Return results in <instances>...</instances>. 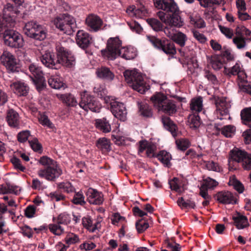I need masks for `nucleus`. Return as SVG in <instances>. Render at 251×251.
<instances>
[{"mask_svg":"<svg viewBox=\"0 0 251 251\" xmlns=\"http://www.w3.org/2000/svg\"><path fill=\"white\" fill-rule=\"evenodd\" d=\"M96 73L98 77L106 80H112L114 77L113 73L108 68L105 67L98 68Z\"/></svg>","mask_w":251,"mask_h":251,"instance_id":"nucleus-28","label":"nucleus"},{"mask_svg":"<svg viewBox=\"0 0 251 251\" xmlns=\"http://www.w3.org/2000/svg\"><path fill=\"white\" fill-rule=\"evenodd\" d=\"M42 64L49 68L56 69V65L58 63V58H56L54 53L46 51L40 57Z\"/></svg>","mask_w":251,"mask_h":251,"instance_id":"nucleus-20","label":"nucleus"},{"mask_svg":"<svg viewBox=\"0 0 251 251\" xmlns=\"http://www.w3.org/2000/svg\"><path fill=\"white\" fill-rule=\"evenodd\" d=\"M247 153L248 152L244 150L234 148L230 151V156L233 161L241 163Z\"/></svg>","mask_w":251,"mask_h":251,"instance_id":"nucleus-27","label":"nucleus"},{"mask_svg":"<svg viewBox=\"0 0 251 251\" xmlns=\"http://www.w3.org/2000/svg\"><path fill=\"white\" fill-rule=\"evenodd\" d=\"M38 118L39 122L43 126H47L50 129L55 128L54 124L50 120L48 116L44 113L39 112Z\"/></svg>","mask_w":251,"mask_h":251,"instance_id":"nucleus-42","label":"nucleus"},{"mask_svg":"<svg viewBox=\"0 0 251 251\" xmlns=\"http://www.w3.org/2000/svg\"><path fill=\"white\" fill-rule=\"evenodd\" d=\"M170 187L172 190H174L178 193L182 192V188L180 186V180L176 177H174L169 182Z\"/></svg>","mask_w":251,"mask_h":251,"instance_id":"nucleus-45","label":"nucleus"},{"mask_svg":"<svg viewBox=\"0 0 251 251\" xmlns=\"http://www.w3.org/2000/svg\"><path fill=\"white\" fill-rule=\"evenodd\" d=\"M58 63L67 67L71 68L75 63L74 55L63 48H60L58 50Z\"/></svg>","mask_w":251,"mask_h":251,"instance_id":"nucleus-14","label":"nucleus"},{"mask_svg":"<svg viewBox=\"0 0 251 251\" xmlns=\"http://www.w3.org/2000/svg\"><path fill=\"white\" fill-rule=\"evenodd\" d=\"M110 109L115 117L121 121L127 119V111L125 105L121 102L113 101L110 102Z\"/></svg>","mask_w":251,"mask_h":251,"instance_id":"nucleus-16","label":"nucleus"},{"mask_svg":"<svg viewBox=\"0 0 251 251\" xmlns=\"http://www.w3.org/2000/svg\"><path fill=\"white\" fill-rule=\"evenodd\" d=\"M236 128L232 125H227L222 128V134L227 138L232 137L235 133Z\"/></svg>","mask_w":251,"mask_h":251,"instance_id":"nucleus-44","label":"nucleus"},{"mask_svg":"<svg viewBox=\"0 0 251 251\" xmlns=\"http://www.w3.org/2000/svg\"><path fill=\"white\" fill-rule=\"evenodd\" d=\"M164 32L167 37L180 47H183L185 45L187 37L184 33L169 28H165Z\"/></svg>","mask_w":251,"mask_h":251,"instance_id":"nucleus-15","label":"nucleus"},{"mask_svg":"<svg viewBox=\"0 0 251 251\" xmlns=\"http://www.w3.org/2000/svg\"><path fill=\"white\" fill-rule=\"evenodd\" d=\"M79 105L84 110H90L94 112H100L101 108L100 103L97 101L94 97L86 92L81 94V100Z\"/></svg>","mask_w":251,"mask_h":251,"instance_id":"nucleus-9","label":"nucleus"},{"mask_svg":"<svg viewBox=\"0 0 251 251\" xmlns=\"http://www.w3.org/2000/svg\"><path fill=\"white\" fill-rule=\"evenodd\" d=\"M49 85L55 89H59L64 86L62 79L58 76H51L48 79Z\"/></svg>","mask_w":251,"mask_h":251,"instance_id":"nucleus-41","label":"nucleus"},{"mask_svg":"<svg viewBox=\"0 0 251 251\" xmlns=\"http://www.w3.org/2000/svg\"><path fill=\"white\" fill-rule=\"evenodd\" d=\"M30 135V132L29 130H23L18 134V140L21 143H24L28 140Z\"/></svg>","mask_w":251,"mask_h":251,"instance_id":"nucleus-63","label":"nucleus"},{"mask_svg":"<svg viewBox=\"0 0 251 251\" xmlns=\"http://www.w3.org/2000/svg\"><path fill=\"white\" fill-rule=\"evenodd\" d=\"M218 184L217 181L210 178L207 177L204 180L203 183L201 185L202 189H211L216 187Z\"/></svg>","mask_w":251,"mask_h":251,"instance_id":"nucleus-51","label":"nucleus"},{"mask_svg":"<svg viewBox=\"0 0 251 251\" xmlns=\"http://www.w3.org/2000/svg\"><path fill=\"white\" fill-rule=\"evenodd\" d=\"M122 41L119 37L109 38L107 41L106 48L101 50L102 56L108 60L115 59L122 53Z\"/></svg>","mask_w":251,"mask_h":251,"instance_id":"nucleus-4","label":"nucleus"},{"mask_svg":"<svg viewBox=\"0 0 251 251\" xmlns=\"http://www.w3.org/2000/svg\"><path fill=\"white\" fill-rule=\"evenodd\" d=\"M135 17L136 18H143L145 17L148 16V11L147 8L142 6L140 8H136L135 11Z\"/></svg>","mask_w":251,"mask_h":251,"instance_id":"nucleus-64","label":"nucleus"},{"mask_svg":"<svg viewBox=\"0 0 251 251\" xmlns=\"http://www.w3.org/2000/svg\"><path fill=\"white\" fill-rule=\"evenodd\" d=\"M190 19L191 24L194 25L198 28H203L206 25L204 20L200 16H196L195 17H193L191 16Z\"/></svg>","mask_w":251,"mask_h":251,"instance_id":"nucleus-46","label":"nucleus"},{"mask_svg":"<svg viewBox=\"0 0 251 251\" xmlns=\"http://www.w3.org/2000/svg\"><path fill=\"white\" fill-rule=\"evenodd\" d=\"M82 220L83 226L91 232H95L100 227V224L98 220H92L89 217H84Z\"/></svg>","mask_w":251,"mask_h":251,"instance_id":"nucleus-25","label":"nucleus"},{"mask_svg":"<svg viewBox=\"0 0 251 251\" xmlns=\"http://www.w3.org/2000/svg\"><path fill=\"white\" fill-rule=\"evenodd\" d=\"M28 69L31 74L41 84V87H44L46 85L41 67L33 63L29 66Z\"/></svg>","mask_w":251,"mask_h":251,"instance_id":"nucleus-23","label":"nucleus"},{"mask_svg":"<svg viewBox=\"0 0 251 251\" xmlns=\"http://www.w3.org/2000/svg\"><path fill=\"white\" fill-rule=\"evenodd\" d=\"M148 40L154 48L167 55H174L176 50L175 44L167 39H160L155 36L147 35Z\"/></svg>","mask_w":251,"mask_h":251,"instance_id":"nucleus-6","label":"nucleus"},{"mask_svg":"<svg viewBox=\"0 0 251 251\" xmlns=\"http://www.w3.org/2000/svg\"><path fill=\"white\" fill-rule=\"evenodd\" d=\"M148 223L140 220L136 223V227L139 233H142L149 227Z\"/></svg>","mask_w":251,"mask_h":251,"instance_id":"nucleus-61","label":"nucleus"},{"mask_svg":"<svg viewBox=\"0 0 251 251\" xmlns=\"http://www.w3.org/2000/svg\"><path fill=\"white\" fill-rule=\"evenodd\" d=\"M240 116L242 123L251 127V107L242 110Z\"/></svg>","mask_w":251,"mask_h":251,"instance_id":"nucleus-37","label":"nucleus"},{"mask_svg":"<svg viewBox=\"0 0 251 251\" xmlns=\"http://www.w3.org/2000/svg\"><path fill=\"white\" fill-rule=\"evenodd\" d=\"M24 31L27 36L40 41L44 40L46 37V33L43 27L34 21L25 24Z\"/></svg>","mask_w":251,"mask_h":251,"instance_id":"nucleus-7","label":"nucleus"},{"mask_svg":"<svg viewBox=\"0 0 251 251\" xmlns=\"http://www.w3.org/2000/svg\"><path fill=\"white\" fill-rule=\"evenodd\" d=\"M230 183L232 185H233L234 188L239 193H242L243 192L244 190V187L240 181L234 178L230 180Z\"/></svg>","mask_w":251,"mask_h":251,"instance_id":"nucleus-62","label":"nucleus"},{"mask_svg":"<svg viewBox=\"0 0 251 251\" xmlns=\"http://www.w3.org/2000/svg\"><path fill=\"white\" fill-rule=\"evenodd\" d=\"M48 228L50 231L56 236H61L65 232L64 228L57 222L49 224Z\"/></svg>","mask_w":251,"mask_h":251,"instance_id":"nucleus-38","label":"nucleus"},{"mask_svg":"<svg viewBox=\"0 0 251 251\" xmlns=\"http://www.w3.org/2000/svg\"><path fill=\"white\" fill-rule=\"evenodd\" d=\"M19 11L17 8L8 3L3 7L2 11L3 22L6 23L8 28L13 27L15 25V18Z\"/></svg>","mask_w":251,"mask_h":251,"instance_id":"nucleus-11","label":"nucleus"},{"mask_svg":"<svg viewBox=\"0 0 251 251\" xmlns=\"http://www.w3.org/2000/svg\"><path fill=\"white\" fill-rule=\"evenodd\" d=\"M217 200L223 204H234L236 202V198L229 191H221L216 195Z\"/></svg>","mask_w":251,"mask_h":251,"instance_id":"nucleus-22","label":"nucleus"},{"mask_svg":"<svg viewBox=\"0 0 251 251\" xmlns=\"http://www.w3.org/2000/svg\"><path fill=\"white\" fill-rule=\"evenodd\" d=\"M154 3L156 8L163 10L157 13L163 23L176 27L183 25V20L179 15L180 11L174 0H154Z\"/></svg>","mask_w":251,"mask_h":251,"instance_id":"nucleus-1","label":"nucleus"},{"mask_svg":"<svg viewBox=\"0 0 251 251\" xmlns=\"http://www.w3.org/2000/svg\"><path fill=\"white\" fill-rule=\"evenodd\" d=\"M127 83L135 90L141 94H144L149 89L142 75L136 70H126L124 73Z\"/></svg>","mask_w":251,"mask_h":251,"instance_id":"nucleus-2","label":"nucleus"},{"mask_svg":"<svg viewBox=\"0 0 251 251\" xmlns=\"http://www.w3.org/2000/svg\"><path fill=\"white\" fill-rule=\"evenodd\" d=\"M92 37L90 35L83 30H79L76 35L75 40L77 44L81 48H87L92 43Z\"/></svg>","mask_w":251,"mask_h":251,"instance_id":"nucleus-19","label":"nucleus"},{"mask_svg":"<svg viewBox=\"0 0 251 251\" xmlns=\"http://www.w3.org/2000/svg\"><path fill=\"white\" fill-rule=\"evenodd\" d=\"M86 196L89 202L91 204L100 205L103 201V196L102 193L92 188H89L87 190Z\"/></svg>","mask_w":251,"mask_h":251,"instance_id":"nucleus-21","label":"nucleus"},{"mask_svg":"<svg viewBox=\"0 0 251 251\" xmlns=\"http://www.w3.org/2000/svg\"><path fill=\"white\" fill-rule=\"evenodd\" d=\"M85 24L90 31L97 32L101 29L103 21L97 15L90 14L86 18Z\"/></svg>","mask_w":251,"mask_h":251,"instance_id":"nucleus-17","label":"nucleus"},{"mask_svg":"<svg viewBox=\"0 0 251 251\" xmlns=\"http://www.w3.org/2000/svg\"><path fill=\"white\" fill-rule=\"evenodd\" d=\"M176 143L178 149L182 151L186 150L190 146V142L186 139L176 140Z\"/></svg>","mask_w":251,"mask_h":251,"instance_id":"nucleus-57","label":"nucleus"},{"mask_svg":"<svg viewBox=\"0 0 251 251\" xmlns=\"http://www.w3.org/2000/svg\"><path fill=\"white\" fill-rule=\"evenodd\" d=\"M28 143L34 151H39L42 150V146L36 138L29 139Z\"/></svg>","mask_w":251,"mask_h":251,"instance_id":"nucleus-52","label":"nucleus"},{"mask_svg":"<svg viewBox=\"0 0 251 251\" xmlns=\"http://www.w3.org/2000/svg\"><path fill=\"white\" fill-rule=\"evenodd\" d=\"M56 27L64 33L70 34L75 24V19L68 13L59 15L53 20Z\"/></svg>","mask_w":251,"mask_h":251,"instance_id":"nucleus-5","label":"nucleus"},{"mask_svg":"<svg viewBox=\"0 0 251 251\" xmlns=\"http://www.w3.org/2000/svg\"><path fill=\"white\" fill-rule=\"evenodd\" d=\"M177 203L181 208H195V202L191 199H186L183 197L178 198Z\"/></svg>","mask_w":251,"mask_h":251,"instance_id":"nucleus-39","label":"nucleus"},{"mask_svg":"<svg viewBox=\"0 0 251 251\" xmlns=\"http://www.w3.org/2000/svg\"><path fill=\"white\" fill-rule=\"evenodd\" d=\"M219 28L222 33L227 38H232L234 33L232 29L221 25H219Z\"/></svg>","mask_w":251,"mask_h":251,"instance_id":"nucleus-56","label":"nucleus"},{"mask_svg":"<svg viewBox=\"0 0 251 251\" xmlns=\"http://www.w3.org/2000/svg\"><path fill=\"white\" fill-rule=\"evenodd\" d=\"M204 76L214 85H216L218 83V80L216 75L208 70H205L204 71Z\"/></svg>","mask_w":251,"mask_h":251,"instance_id":"nucleus-60","label":"nucleus"},{"mask_svg":"<svg viewBox=\"0 0 251 251\" xmlns=\"http://www.w3.org/2000/svg\"><path fill=\"white\" fill-rule=\"evenodd\" d=\"M141 114L146 117H151L152 115L151 108L147 103H143L140 106Z\"/></svg>","mask_w":251,"mask_h":251,"instance_id":"nucleus-48","label":"nucleus"},{"mask_svg":"<svg viewBox=\"0 0 251 251\" xmlns=\"http://www.w3.org/2000/svg\"><path fill=\"white\" fill-rule=\"evenodd\" d=\"M147 22L154 30L159 31L162 28V24L156 19H148Z\"/></svg>","mask_w":251,"mask_h":251,"instance_id":"nucleus-50","label":"nucleus"},{"mask_svg":"<svg viewBox=\"0 0 251 251\" xmlns=\"http://www.w3.org/2000/svg\"><path fill=\"white\" fill-rule=\"evenodd\" d=\"M209 62L212 68L215 70H219L224 65V58L220 55H214L211 56Z\"/></svg>","mask_w":251,"mask_h":251,"instance_id":"nucleus-33","label":"nucleus"},{"mask_svg":"<svg viewBox=\"0 0 251 251\" xmlns=\"http://www.w3.org/2000/svg\"><path fill=\"white\" fill-rule=\"evenodd\" d=\"M71 222V217L70 215L65 213H61L58 216L57 223L60 225H68Z\"/></svg>","mask_w":251,"mask_h":251,"instance_id":"nucleus-58","label":"nucleus"},{"mask_svg":"<svg viewBox=\"0 0 251 251\" xmlns=\"http://www.w3.org/2000/svg\"><path fill=\"white\" fill-rule=\"evenodd\" d=\"M6 119L8 125L14 127H16L19 125V114L13 109H10L7 113Z\"/></svg>","mask_w":251,"mask_h":251,"instance_id":"nucleus-29","label":"nucleus"},{"mask_svg":"<svg viewBox=\"0 0 251 251\" xmlns=\"http://www.w3.org/2000/svg\"><path fill=\"white\" fill-rule=\"evenodd\" d=\"M95 126L97 128L104 133H108L111 130V125L105 118L96 120Z\"/></svg>","mask_w":251,"mask_h":251,"instance_id":"nucleus-30","label":"nucleus"},{"mask_svg":"<svg viewBox=\"0 0 251 251\" xmlns=\"http://www.w3.org/2000/svg\"><path fill=\"white\" fill-rule=\"evenodd\" d=\"M216 109L214 112L215 117L221 120L226 119L228 116L229 109L230 108V103L226 98H217L215 101Z\"/></svg>","mask_w":251,"mask_h":251,"instance_id":"nucleus-10","label":"nucleus"},{"mask_svg":"<svg viewBox=\"0 0 251 251\" xmlns=\"http://www.w3.org/2000/svg\"><path fill=\"white\" fill-rule=\"evenodd\" d=\"M4 44L11 48H20L24 46V41L22 35L18 32L11 29H4Z\"/></svg>","mask_w":251,"mask_h":251,"instance_id":"nucleus-8","label":"nucleus"},{"mask_svg":"<svg viewBox=\"0 0 251 251\" xmlns=\"http://www.w3.org/2000/svg\"><path fill=\"white\" fill-rule=\"evenodd\" d=\"M0 60L9 72L14 73L19 71V68L17 60L10 52L4 51L0 56Z\"/></svg>","mask_w":251,"mask_h":251,"instance_id":"nucleus-13","label":"nucleus"},{"mask_svg":"<svg viewBox=\"0 0 251 251\" xmlns=\"http://www.w3.org/2000/svg\"><path fill=\"white\" fill-rule=\"evenodd\" d=\"M60 99L68 106L74 107L77 104V101L74 96L71 94H66L62 95L60 96Z\"/></svg>","mask_w":251,"mask_h":251,"instance_id":"nucleus-43","label":"nucleus"},{"mask_svg":"<svg viewBox=\"0 0 251 251\" xmlns=\"http://www.w3.org/2000/svg\"><path fill=\"white\" fill-rule=\"evenodd\" d=\"M122 53L119 56L126 60H130L134 58L137 55V51L135 49L132 47L123 48L121 50Z\"/></svg>","mask_w":251,"mask_h":251,"instance_id":"nucleus-35","label":"nucleus"},{"mask_svg":"<svg viewBox=\"0 0 251 251\" xmlns=\"http://www.w3.org/2000/svg\"><path fill=\"white\" fill-rule=\"evenodd\" d=\"M62 174V171L58 164L52 166L46 167L38 171L37 175L41 178L49 181H54Z\"/></svg>","mask_w":251,"mask_h":251,"instance_id":"nucleus-12","label":"nucleus"},{"mask_svg":"<svg viewBox=\"0 0 251 251\" xmlns=\"http://www.w3.org/2000/svg\"><path fill=\"white\" fill-rule=\"evenodd\" d=\"M241 64L240 62H236L231 68L224 67V73L228 76L237 75L241 82L245 80L246 78V75L242 68Z\"/></svg>","mask_w":251,"mask_h":251,"instance_id":"nucleus-18","label":"nucleus"},{"mask_svg":"<svg viewBox=\"0 0 251 251\" xmlns=\"http://www.w3.org/2000/svg\"><path fill=\"white\" fill-rule=\"evenodd\" d=\"M39 162L46 167H51L57 164L56 161L47 156L41 157L39 160Z\"/></svg>","mask_w":251,"mask_h":251,"instance_id":"nucleus-49","label":"nucleus"},{"mask_svg":"<svg viewBox=\"0 0 251 251\" xmlns=\"http://www.w3.org/2000/svg\"><path fill=\"white\" fill-rule=\"evenodd\" d=\"M190 109L194 113L201 112L203 107L202 98L198 97L192 99L190 104Z\"/></svg>","mask_w":251,"mask_h":251,"instance_id":"nucleus-32","label":"nucleus"},{"mask_svg":"<svg viewBox=\"0 0 251 251\" xmlns=\"http://www.w3.org/2000/svg\"><path fill=\"white\" fill-rule=\"evenodd\" d=\"M97 146L103 152H109L111 150L110 141L106 138H100L97 141Z\"/></svg>","mask_w":251,"mask_h":251,"instance_id":"nucleus-40","label":"nucleus"},{"mask_svg":"<svg viewBox=\"0 0 251 251\" xmlns=\"http://www.w3.org/2000/svg\"><path fill=\"white\" fill-rule=\"evenodd\" d=\"M79 241L78 236L73 233H70L67 234V236L65 238V243L70 245L75 244Z\"/></svg>","mask_w":251,"mask_h":251,"instance_id":"nucleus-55","label":"nucleus"},{"mask_svg":"<svg viewBox=\"0 0 251 251\" xmlns=\"http://www.w3.org/2000/svg\"><path fill=\"white\" fill-rule=\"evenodd\" d=\"M239 27L236 29V36L233 38V43L235 44L238 49H242L246 47V38L244 36L243 34L240 32Z\"/></svg>","mask_w":251,"mask_h":251,"instance_id":"nucleus-26","label":"nucleus"},{"mask_svg":"<svg viewBox=\"0 0 251 251\" xmlns=\"http://www.w3.org/2000/svg\"><path fill=\"white\" fill-rule=\"evenodd\" d=\"M10 88L19 96H25L29 91L28 87L23 82L18 81L11 83Z\"/></svg>","mask_w":251,"mask_h":251,"instance_id":"nucleus-24","label":"nucleus"},{"mask_svg":"<svg viewBox=\"0 0 251 251\" xmlns=\"http://www.w3.org/2000/svg\"><path fill=\"white\" fill-rule=\"evenodd\" d=\"M151 100L159 111L171 115L176 111L175 104L161 93H157L151 98Z\"/></svg>","mask_w":251,"mask_h":251,"instance_id":"nucleus-3","label":"nucleus"},{"mask_svg":"<svg viewBox=\"0 0 251 251\" xmlns=\"http://www.w3.org/2000/svg\"><path fill=\"white\" fill-rule=\"evenodd\" d=\"M58 187L62 191L68 193H73L75 191V188L69 182H61L58 184Z\"/></svg>","mask_w":251,"mask_h":251,"instance_id":"nucleus-47","label":"nucleus"},{"mask_svg":"<svg viewBox=\"0 0 251 251\" xmlns=\"http://www.w3.org/2000/svg\"><path fill=\"white\" fill-rule=\"evenodd\" d=\"M156 157L164 166L170 167L171 166L172 155L169 152L164 150L161 151L157 154Z\"/></svg>","mask_w":251,"mask_h":251,"instance_id":"nucleus-31","label":"nucleus"},{"mask_svg":"<svg viewBox=\"0 0 251 251\" xmlns=\"http://www.w3.org/2000/svg\"><path fill=\"white\" fill-rule=\"evenodd\" d=\"M162 122L165 128L170 131L173 136L176 135V126L174 124L173 122L171 120L170 118L168 117H163L162 118Z\"/></svg>","mask_w":251,"mask_h":251,"instance_id":"nucleus-36","label":"nucleus"},{"mask_svg":"<svg viewBox=\"0 0 251 251\" xmlns=\"http://www.w3.org/2000/svg\"><path fill=\"white\" fill-rule=\"evenodd\" d=\"M72 201L75 204H80L83 205L85 203L84 201V197L82 194V192H78L75 194Z\"/></svg>","mask_w":251,"mask_h":251,"instance_id":"nucleus-54","label":"nucleus"},{"mask_svg":"<svg viewBox=\"0 0 251 251\" xmlns=\"http://www.w3.org/2000/svg\"><path fill=\"white\" fill-rule=\"evenodd\" d=\"M233 219L235 226L239 229H243L249 226L248 218L245 216L238 214L237 216L233 217Z\"/></svg>","mask_w":251,"mask_h":251,"instance_id":"nucleus-34","label":"nucleus"},{"mask_svg":"<svg viewBox=\"0 0 251 251\" xmlns=\"http://www.w3.org/2000/svg\"><path fill=\"white\" fill-rule=\"evenodd\" d=\"M241 165L245 170H251V153L248 152L241 163Z\"/></svg>","mask_w":251,"mask_h":251,"instance_id":"nucleus-53","label":"nucleus"},{"mask_svg":"<svg viewBox=\"0 0 251 251\" xmlns=\"http://www.w3.org/2000/svg\"><path fill=\"white\" fill-rule=\"evenodd\" d=\"M32 188L34 190H44L47 186L38 178H33L32 180Z\"/></svg>","mask_w":251,"mask_h":251,"instance_id":"nucleus-59","label":"nucleus"}]
</instances>
